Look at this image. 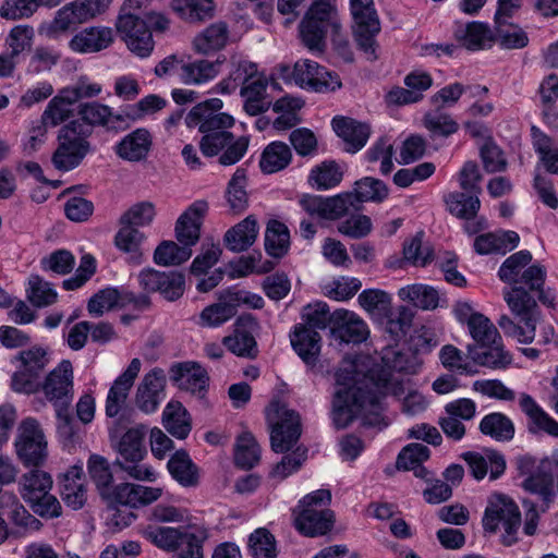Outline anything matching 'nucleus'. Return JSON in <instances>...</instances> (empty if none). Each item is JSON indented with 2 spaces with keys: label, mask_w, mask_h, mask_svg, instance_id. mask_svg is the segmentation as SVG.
Here are the masks:
<instances>
[{
  "label": "nucleus",
  "mask_w": 558,
  "mask_h": 558,
  "mask_svg": "<svg viewBox=\"0 0 558 558\" xmlns=\"http://www.w3.org/2000/svg\"><path fill=\"white\" fill-rule=\"evenodd\" d=\"M397 354L390 368H373L367 374L357 360L344 359L335 373L331 416L337 428H345L360 413L380 405L387 396L400 398L407 390L408 381L401 372L408 367L401 364Z\"/></svg>",
  "instance_id": "1"
},
{
  "label": "nucleus",
  "mask_w": 558,
  "mask_h": 558,
  "mask_svg": "<svg viewBox=\"0 0 558 558\" xmlns=\"http://www.w3.org/2000/svg\"><path fill=\"white\" fill-rule=\"evenodd\" d=\"M21 367L12 377V388L16 392L34 393L41 386V374L48 364L47 352L39 347L19 353Z\"/></svg>",
  "instance_id": "17"
},
{
  "label": "nucleus",
  "mask_w": 558,
  "mask_h": 558,
  "mask_svg": "<svg viewBox=\"0 0 558 558\" xmlns=\"http://www.w3.org/2000/svg\"><path fill=\"white\" fill-rule=\"evenodd\" d=\"M218 73L219 62L203 59L183 62L179 78L185 85H201L214 80Z\"/></svg>",
  "instance_id": "43"
},
{
  "label": "nucleus",
  "mask_w": 558,
  "mask_h": 558,
  "mask_svg": "<svg viewBox=\"0 0 558 558\" xmlns=\"http://www.w3.org/2000/svg\"><path fill=\"white\" fill-rule=\"evenodd\" d=\"M192 248L174 241H162L154 252V262L159 266H177L190 259Z\"/></svg>",
  "instance_id": "54"
},
{
  "label": "nucleus",
  "mask_w": 558,
  "mask_h": 558,
  "mask_svg": "<svg viewBox=\"0 0 558 558\" xmlns=\"http://www.w3.org/2000/svg\"><path fill=\"white\" fill-rule=\"evenodd\" d=\"M398 295L402 301L409 302L425 311L435 310L439 303V294L437 290L430 286L421 283L401 288Z\"/></svg>",
  "instance_id": "50"
},
{
  "label": "nucleus",
  "mask_w": 558,
  "mask_h": 558,
  "mask_svg": "<svg viewBox=\"0 0 558 558\" xmlns=\"http://www.w3.org/2000/svg\"><path fill=\"white\" fill-rule=\"evenodd\" d=\"M208 211V203L199 199L191 204L175 222V238L192 248L201 238V228Z\"/></svg>",
  "instance_id": "24"
},
{
  "label": "nucleus",
  "mask_w": 558,
  "mask_h": 558,
  "mask_svg": "<svg viewBox=\"0 0 558 558\" xmlns=\"http://www.w3.org/2000/svg\"><path fill=\"white\" fill-rule=\"evenodd\" d=\"M166 376L162 369L154 368L142 379L136 391V405L143 412L154 413L165 399Z\"/></svg>",
  "instance_id": "27"
},
{
  "label": "nucleus",
  "mask_w": 558,
  "mask_h": 558,
  "mask_svg": "<svg viewBox=\"0 0 558 558\" xmlns=\"http://www.w3.org/2000/svg\"><path fill=\"white\" fill-rule=\"evenodd\" d=\"M257 327V322L251 315H242L236 319L232 335L223 338L225 347L233 354L255 359L257 356V343L252 331Z\"/></svg>",
  "instance_id": "23"
},
{
  "label": "nucleus",
  "mask_w": 558,
  "mask_h": 558,
  "mask_svg": "<svg viewBox=\"0 0 558 558\" xmlns=\"http://www.w3.org/2000/svg\"><path fill=\"white\" fill-rule=\"evenodd\" d=\"M137 282L143 292L159 293L165 300L173 302L185 290V278L178 271H159L147 267L137 275Z\"/></svg>",
  "instance_id": "18"
},
{
  "label": "nucleus",
  "mask_w": 558,
  "mask_h": 558,
  "mask_svg": "<svg viewBox=\"0 0 558 558\" xmlns=\"http://www.w3.org/2000/svg\"><path fill=\"white\" fill-rule=\"evenodd\" d=\"M259 459L260 448L256 439L248 432L242 433L236 439L234 453L235 463L243 469H251Z\"/></svg>",
  "instance_id": "60"
},
{
  "label": "nucleus",
  "mask_w": 558,
  "mask_h": 558,
  "mask_svg": "<svg viewBox=\"0 0 558 558\" xmlns=\"http://www.w3.org/2000/svg\"><path fill=\"white\" fill-rule=\"evenodd\" d=\"M336 0H315L300 24L303 45L312 52L322 53L326 48L328 27H339Z\"/></svg>",
  "instance_id": "10"
},
{
  "label": "nucleus",
  "mask_w": 558,
  "mask_h": 558,
  "mask_svg": "<svg viewBox=\"0 0 558 558\" xmlns=\"http://www.w3.org/2000/svg\"><path fill=\"white\" fill-rule=\"evenodd\" d=\"M350 196V204L347 206V214L350 209L359 210L362 203H380L388 196L386 184L375 178L365 177L355 182L352 192L340 193Z\"/></svg>",
  "instance_id": "34"
},
{
  "label": "nucleus",
  "mask_w": 558,
  "mask_h": 558,
  "mask_svg": "<svg viewBox=\"0 0 558 558\" xmlns=\"http://www.w3.org/2000/svg\"><path fill=\"white\" fill-rule=\"evenodd\" d=\"M292 78L299 87L315 93H332L342 86L341 78L336 72L308 59L295 62Z\"/></svg>",
  "instance_id": "16"
},
{
  "label": "nucleus",
  "mask_w": 558,
  "mask_h": 558,
  "mask_svg": "<svg viewBox=\"0 0 558 558\" xmlns=\"http://www.w3.org/2000/svg\"><path fill=\"white\" fill-rule=\"evenodd\" d=\"M515 465L519 475L524 476L522 488L535 497V500L522 501L525 508L523 532L532 536L537 529L539 511L545 512L555 502L554 472L558 469V459L553 456L537 462L532 456L524 454L515 459Z\"/></svg>",
  "instance_id": "2"
},
{
  "label": "nucleus",
  "mask_w": 558,
  "mask_h": 558,
  "mask_svg": "<svg viewBox=\"0 0 558 558\" xmlns=\"http://www.w3.org/2000/svg\"><path fill=\"white\" fill-rule=\"evenodd\" d=\"M335 326L331 331L333 336L345 343H361L368 336V328L365 322L355 313L345 310L337 311L333 314Z\"/></svg>",
  "instance_id": "30"
},
{
  "label": "nucleus",
  "mask_w": 558,
  "mask_h": 558,
  "mask_svg": "<svg viewBox=\"0 0 558 558\" xmlns=\"http://www.w3.org/2000/svg\"><path fill=\"white\" fill-rule=\"evenodd\" d=\"M73 101L68 99V95L61 89L47 105L41 114L43 124L49 128H56L65 122L73 116Z\"/></svg>",
  "instance_id": "53"
},
{
  "label": "nucleus",
  "mask_w": 558,
  "mask_h": 558,
  "mask_svg": "<svg viewBox=\"0 0 558 558\" xmlns=\"http://www.w3.org/2000/svg\"><path fill=\"white\" fill-rule=\"evenodd\" d=\"M83 124L71 121L64 125L58 135L59 145L52 155L53 166L61 171L77 167L89 151V143L82 136Z\"/></svg>",
  "instance_id": "13"
},
{
  "label": "nucleus",
  "mask_w": 558,
  "mask_h": 558,
  "mask_svg": "<svg viewBox=\"0 0 558 558\" xmlns=\"http://www.w3.org/2000/svg\"><path fill=\"white\" fill-rule=\"evenodd\" d=\"M357 301L362 308L377 320L388 317L391 312V296L380 289L362 291L359 294Z\"/></svg>",
  "instance_id": "51"
},
{
  "label": "nucleus",
  "mask_w": 558,
  "mask_h": 558,
  "mask_svg": "<svg viewBox=\"0 0 558 558\" xmlns=\"http://www.w3.org/2000/svg\"><path fill=\"white\" fill-rule=\"evenodd\" d=\"M482 526L485 533L499 534L502 545L512 546L519 541L522 514L515 500L502 493L488 496Z\"/></svg>",
  "instance_id": "5"
},
{
  "label": "nucleus",
  "mask_w": 558,
  "mask_h": 558,
  "mask_svg": "<svg viewBox=\"0 0 558 558\" xmlns=\"http://www.w3.org/2000/svg\"><path fill=\"white\" fill-rule=\"evenodd\" d=\"M332 129L344 142L345 151L351 154L361 150L366 145L371 135L368 124L347 117L333 118Z\"/></svg>",
  "instance_id": "29"
},
{
  "label": "nucleus",
  "mask_w": 558,
  "mask_h": 558,
  "mask_svg": "<svg viewBox=\"0 0 558 558\" xmlns=\"http://www.w3.org/2000/svg\"><path fill=\"white\" fill-rule=\"evenodd\" d=\"M151 146V136L145 129H136L117 145V155L128 161H141L146 158Z\"/></svg>",
  "instance_id": "40"
},
{
  "label": "nucleus",
  "mask_w": 558,
  "mask_h": 558,
  "mask_svg": "<svg viewBox=\"0 0 558 558\" xmlns=\"http://www.w3.org/2000/svg\"><path fill=\"white\" fill-rule=\"evenodd\" d=\"M267 80L265 76L242 86L241 95L244 97V110L251 116H257L266 112L271 106L270 99L267 98Z\"/></svg>",
  "instance_id": "42"
},
{
  "label": "nucleus",
  "mask_w": 558,
  "mask_h": 558,
  "mask_svg": "<svg viewBox=\"0 0 558 558\" xmlns=\"http://www.w3.org/2000/svg\"><path fill=\"white\" fill-rule=\"evenodd\" d=\"M342 178L340 166L333 160H326L311 170L307 182L313 189L325 191L339 185Z\"/></svg>",
  "instance_id": "47"
},
{
  "label": "nucleus",
  "mask_w": 558,
  "mask_h": 558,
  "mask_svg": "<svg viewBox=\"0 0 558 558\" xmlns=\"http://www.w3.org/2000/svg\"><path fill=\"white\" fill-rule=\"evenodd\" d=\"M351 14L354 21V37L359 48L368 60H375V36L380 31V22L373 0H350Z\"/></svg>",
  "instance_id": "14"
},
{
  "label": "nucleus",
  "mask_w": 558,
  "mask_h": 558,
  "mask_svg": "<svg viewBox=\"0 0 558 558\" xmlns=\"http://www.w3.org/2000/svg\"><path fill=\"white\" fill-rule=\"evenodd\" d=\"M121 228L116 234L114 243L117 247L130 255L129 260L134 265H140L143 262V253L141 244L145 239L137 228L120 223Z\"/></svg>",
  "instance_id": "49"
},
{
  "label": "nucleus",
  "mask_w": 558,
  "mask_h": 558,
  "mask_svg": "<svg viewBox=\"0 0 558 558\" xmlns=\"http://www.w3.org/2000/svg\"><path fill=\"white\" fill-rule=\"evenodd\" d=\"M248 138L246 136L234 137L227 134L220 136L203 135L199 141V149L206 157L219 155V163L231 166L236 163L247 151Z\"/></svg>",
  "instance_id": "20"
},
{
  "label": "nucleus",
  "mask_w": 558,
  "mask_h": 558,
  "mask_svg": "<svg viewBox=\"0 0 558 558\" xmlns=\"http://www.w3.org/2000/svg\"><path fill=\"white\" fill-rule=\"evenodd\" d=\"M519 234L514 231L488 232L476 236L474 248L481 255L506 254L519 244Z\"/></svg>",
  "instance_id": "39"
},
{
  "label": "nucleus",
  "mask_w": 558,
  "mask_h": 558,
  "mask_svg": "<svg viewBox=\"0 0 558 558\" xmlns=\"http://www.w3.org/2000/svg\"><path fill=\"white\" fill-rule=\"evenodd\" d=\"M471 337L481 347H487L500 340V335L488 317L483 314L474 315L468 326Z\"/></svg>",
  "instance_id": "63"
},
{
  "label": "nucleus",
  "mask_w": 558,
  "mask_h": 558,
  "mask_svg": "<svg viewBox=\"0 0 558 558\" xmlns=\"http://www.w3.org/2000/svg\"><path fill=\"white\" fill-rule=\"evenodd\" d=\"M116 28L131 52L140 58H146L151 53L155 43L145 21L125 12L119 15Z\"/></svg>",
  "instance_id": "19"
},
{
  "label": "nucleus",
  "mask_w": 558,
  "mask_h": 558,
  "mask_svg": "<svg viewBox=\"0 0 558 558\" xmlns=\"http://www.w3.org/2000/svg\"><path fill=\"white\" fill-rule=\"evenodd\" d=\"M170 9L183 22L203 24L216 14L214 0H171Z\"/></svg>",
  "instance_id": "33"
},
{
  "label": "nucleus",
  "mask_w": 558,
  "mask_h": 558,
  "mask_svg": "<svg viewBox=\"0 0 558 558\" xmlns=\"http://www.w3.org/2000/svg\"><path fill=\"white\" fill-rule=\"evenodd\" d=\"M229 75L239 85L245 86L257 77L264 75L258 72V66L241 53H232L230 57V71Z\"/></svg>",
  "instance_id": "61"
},
{
  "label": "nucleus",
  "mask_w": 558,
  "mask_h": 558,
  "mask_svg": "<svg viewBox=\"0 0 558 558\" xmlns=\"http://www.w3.org/2000/svg\"><path fill=\"white\" fill-rule=\"evenodd\" d=\"M223 102L219 98L207 99L194 106L185 118L189 128H197L202 130L208 122L221 114Z\"/></svg>",
  "instance_id": "59"
},
{
  "label": "nucleus",
  "mask_w": 558,
  "mask_h": 558,
  "mask_svg": "<svg viewBox=\"0 0 558 558\" xmlns=\"http://www.w3.org/2000/svg\"><path fill=\"white\" fill-rule=\"evenodd\" d=\"M335 523L333 512L322 510H299L295 517V527L305 536H322L330 532Z\"/></svg>",
  "instance_id": "37"
},
{
  "label": "nucleus",
  "mask_w": 558,
  "mask_h": 558,
  "mask_svg": "<svg viewBox=\"0 0 558 558\" xmlns=\"http://www.w3.org/2000/svg\"><path fill=\"white\" fill-rule=\"evenodd\" d=\"M519 405L529 418L527 426L531 433L545 432L548 435L558 436V423L530 395L521 393Z\"/></svg>",
  "instance_id": "38"
},
{
  "label": "nucleus",
  "mask_w": 558,
  "mask_h": 558,
  "mask_svg": "<svg viewBox=\"0 0 558 558\" xmlns=\"http://www.w3.org/2000/svg\"><path fill=\"white\" fill-rule=\"evenodd\" d=\"M110 0H74L60 8L52 21L39 28V34L49 39H57L78 24L86 23L106 12Z\"/></svg>",
  "instance_id": "7"
},
{
  "label": "nucleus",
  "mask_w": 558,
  "mask_h": 558,
  "mask_svg": "<svg viewBox=\"0 0 558 558\" xmlns=\"http://www.w3.org/2000/svg\"><path fill=\"white\" fill-rule=\"evenodd\" d=\"M230 29L226 22L217 21L201 31L192 41L194 51L210 54L222 50L229 43Z\"/></svg>",
  "instance_id": "31"
},
{
  "label": "nucleus",
  "mask_w": 558,
  "mask_h": 558,
  "mask_svg": "<svg viewBox=\"0 0 558 558\" xmlns=\"http://www.w3.org/2000/svg\"><path fill=\"white\" fill-rule=\"evenodd\" d=\"M533 146L539 154L541 162L549 173L558 172V154L553 149V141L536 126L531 129Z\"/></svg>",
  "instance_id": "62"
},
{
  "label": "nucleus",
  "mask_w": 558,
  "mask_h": 558,
  "mask_svg": "<svg viewBox=\"0 0 558 558\" xmlns=\"http://www.w3.org/2000/svg\"><path fill=\"white\" fill-rule=\"evenodd\" d=\"M141 367V360L137 357L133 359L128 368L113 381L106 400L107 416L114 417L123 409Z\"/></svg>",
  "instance_id": "26"
},
{
  "label": "nucleus",
  "mask_w": 558,
  "mask_h": 558,
  "mask_svg": "<svg viewBox=\"0 0 558 558\" xmlns=\"http://www.w3.org/2000/svg\"><path fill=\"white\" fill-rule=\"evenodd\" d=\"M51 475L38 468L24 473L19 482V492L32 510L43 518H57L61 514V505L50 490Z\"/></svg>",
  "instance_id": "9"
},
{
  "label": "nucleus",
  "mask_w": 558,
  "mask_h": 558,
  "mask_svg": "<svg viewBox=\"0 0 558 558\" xmlns=\"http://www.w3.org/2000/svg\"><path fill=\"white\" fill-rule=\"evenodd\" d=\"M145 537L154 545L167 551L182 550L180 558H203V543L207 539V530L191 525L186 530L156 526L145 530Z\"/></svg>",
  "instance_id": "8"
},
{
  "label": "nucleus",
  "mask_w": 558,
  "mask_h": 558,
  "mask_svg": "<svg viewBox=\"0 0 558 558\" xmlns=\"http://www.w3.org/2000/svg\"><path fill=\"white\" fill-rule=\"evenodd\" d=\"M290 147L282 142H272L264 149L259 161L264 173H275L284 169L291 161Z\"/></svg>",
  "instance_id": "52"
},
{
  "label": "nucleus",
  "mask_w": 558,
  "mask_h": 558,
  "mask_svg": "<svg viewBox=\"0 0 558 558\" xmlns=\"http://www.w3.org/2000/svg\"><path fill=\"white\" fill-rule=\"evenodd\" d=\"M258 234L257 220L253 215L229 229L223 238L226 246L232 252H243L251 247Z\"/></svg>",
  "instance_id": "41"
},
{
  "label": "nucleus",
  "mask_w": 558,
  "mask_h": 558,
  "mask_svg": "<svg viewBox=\"0 0 558 558\" xmlns=\"http://www.w3.org/2000/svg\"><path fill=\"white\" fill-rule=\"evenodd\" d=\"M60 493L64 504L74 509H81L86 502V489L82 466L74 465L63 474Z\"/></svg>",
  "instance_id": "36"
},
{
  "label": "nucleus",
  "mask_w": 558,
  "mask_h": 558,
  "mask_svg": "<svg viewBox=\"0 0 558 558\" xmlns=\"http://www.w3.org/2000/svg\"><path fill=\"white\" fill-rule=\"evenodd\" d=\"M167 468L171 476L184 487H193L198 483V472L196 465L192 462L189 454L183 451H177L168 461Z\"/></svg>",
  "instance_id": "48"
},
{
  "label": "nucleus",
  "mask_w": 558,
  "mask_h": 558,
  "mask_svg": "<svg viewBox=\"0 0 558 558\" xmlns=\"http://www.w3.org/2000/svg\"><path fill=\"white\" fill-rule=\"evenodd\" d=\"M457 39L470 50H478L492 41L490 29L483 23L470 22L456 31Z\"/></svg>",
  "instance_id": "55"
},
{
  "label": "nucleus",
  "mask_w": 558,
  "mask_h": 558,
  "mask_svg": "<svg viewBox=\"0 0 558 558\" xmlns=\"http://www.w3.org/2000/svg\"><path fill=\"white\" fill-rule=\"evenodd\" d=\"M88 472L101 497L104 498L105 495H109L113 476L108 461L97 454L90 456L88 460Z\"/></svg>",
  "instance_id": "64"
},
{
  "label": "nucleus",
  "mask_w": 558,
  "mask_h": 558,
  "mask_svg": "<svg viewBox=\"0 0 558 558\" xmlns=\"http://www.w3.org/2000/svg\"><path fill=\"white\" fill-rule=\"evenodd\" d=\"M300 206L311 216L322 219L337 220L347 215V206L350 204L349 195L337 194L330 197L304 194L300 197Z\"/></svg>",
  "instance_id": "25"
},
{
  "label": "nucleus",
  "mask_w": 558,
  "mask_h": 558,
  "mask_svg": "<svg viewBox=\"0 0 558 558\" xmlns=\"http://www.w3.org/2000/svg\"><path fill=\"white\" fill-rule=\"evenodd\" d=\"M15 448L19 459L25 466L44 465L48 457L47 440L36 420L26 418L22 422Z\"/></svg>",
  "instance_id": "15"
},
{
  "label": "nucleus",
  "mask_w": 558,
  "mask_h": 558,
  "mask_svg": "<svg viewBox=\"0 0 558 558\" xmlns=\"http://www.w3.org/2000/svg\"><path fill=\"white\" fill-rule=\"evenodd\" d=\"M531 292L523 286L502 290L504 300L517 322L508 315H501L497 324L507 337L520 343H531L535 338L538 305Z\"/></svg>",
  "instance_id": "3"
},
{
  "label": "nucleus",
  "mask_w": 558,
  "mask_h": 558,
  "mask_svg": "<svg viewBox=\"0 0 558 558\" xmlns=\"http://www.w3.org/2000/svg\"><path fill=\"white\" fill-rule=\"evenodd\" d=\"M46 398L56 409L71 404L73 398V367L70 361L63 360L53 368L41 384Z\"/></svg>",
  "instance_id": "21"
},
{
  "label": "nucleus",
  "mask_w": 558,
  "mask_h": 558,
  "mask_svg": "<svg viewBox=\"0 0 558 558\" xmlns=\"http://www.w3.org/2000/svg\"><path fill=\"white\" fill-rule=\"evenodd\" d=\"M113 40L111 27L89 26L76 33L69 41V47L74 52L94 53L107 49Z\"/></svg>",
  "instance_id": "28"
},
{
  "label": "nucleus",
  "mask_w": 558,
  "mask_h": 558,
  "mask_svg": "<svg viewBox=\"0 0 558 558\" xmlns=\"http://www.w3.org/2000/svg\"><path fill=\"white\" fill-rule=\"evenodd\" d=\"M463 459L468 463L472 475L476 480H483L488 470L492 480L498 478L506 470L504 456L495 450H485L484 454L466 452Z\"/></svg>",
  "instance_id": "32"
},
{
  "label": "nucleus",
  "mask_w": 558,
  "mask_h": 558,
  "mask_svg": "<svg viewBox=\"0 0 558 558\" xmlns=\"http://www.w3.org/2000/svg\"><path fill=\"white\" fill-rule=\"evenodd\" d=\"M481 433L496 441H510L514 437V424L504 413L493 412L485 415L478 426Z\"/></svg>",
  "instance_id": "45"
},
{
  "label": "nucleus",
  "mask_w": 558,
  "mask_h": 558,
  "mask_svg": "<svg viewBox=\"0 0 558 558\" xmlns=\"http://www.w3.org/2000/svg\"><path fill=\"white\" fill-rule=\"evenodd\" d=\"M423 125L433 136L442 137L454 134L459 129L458 123L448 112L435 107L424 114Z\"/></svg>",
  "instance_id": "57"
},
{
  "label": "nucleus",
  "mask_w": 558,
  "mask_h": 558,
  "mask_svg": "<svg viewBox=\"0 0 558 558\" xmlns=\"http://www.w3.org/2000/svg\"><path fill=\"white\" fill-rule=\"evenodd\" d=\"M481 348L482 351L474 352L469 348L472 359L476 364L489 368H505L511 363V355L505 351L501 339L497 340L496 343Z\"/></svg>",
  "instance_id": "56"
},
{
  "label": "nucleus",
  "mask_w": 558,
  "mask_h": 558,
  "mask_svg": "<svg viewBox=\"0 0 558 558\" xmlns=\"http://www.w3.org/2000/svg\"><path fill=\"white\" fill-rule=\"evenodd\" d=\"M266 420L272 451L284 453L291 450L302 434L299 413L280 401H272L266 409Z\"/></svg>",
  "instance_id": "12"
},
{
  "label": "nucleus",
  "mask_w": 558,
  "mask_h": 558,
  "mask_svg": "<svg viewBox=\"0 0 558 558\" xmlns=\"http://www.w3.org/2000/svg\"><path fill=\"white\" fill-rule=\"evenodd\" d=\"M146 432L144 425H136L122 435L118 445L119 457L116 464L134 480L155 482L157 478L155 471L141 463L146 456L144 445Z\"/></svg>",
  "instance_id": "11"
},
{
  "label": "nucleus",
  "mask_w": 558,
  "mask_h": 558,
  "mask_svg": "<svg viewBox=\"0 0 558 558\" xmlns=\"http://www.w3.org/2000/svg\"><path fill=\"white\" fill-rule=\"evenodd\" d=\"M531 262L532 254L529 251H519L504 260L498 270V278L512 287L521 284L530 291H536L541 303L555 308V293L550 289H544L545 268L530 265Z\"/></svg>",
  "instance_id": "4"
},
{
  "label": "nucleus",
  "mask_w": 558,
  "mask_h": 558,
  "mask_svg": "<svg viewBox=\"0 0 558 558\" xmlns=\"http://www.w3.org/2000/svg\"><path fill=\"white\" fill-rule=\"evenodd\" d=\"M0 510L19 532L38 531L41 527V522L31 514L12 493L4 492L0 495Z\"/></svg>",
  "instance_id": "35"
},
{
  "label": "nucleus",
  "mask_w": 558,
  "mask_h": 558,
  "mask_svg": "<svg viewBox=\"0 0 558 558\" xmlns=\"http://www.w3.org/2000/svg\"><path fill=\"white\" fill-rule=\"evenodd\" d=\"M165 428L174 437L184 439L191 432V421L186 409L179 401H171L162 413Z\"/></svg>",
  "instance_id": "44"
},
{
  "label": "nucleus",
  "mask_w": 558,
  "mask_h": 558,
  "mask_svg": "<svg viewBox=\"0 0 558 558\" xmlns=\"http://www.w3.org/2000/svg\"><path fill=\"white\" fill-rule=\"evenodd\" d=\"M171 381L181 390L197 398H204L209 376L207 371L197 362L186 361L173 364L170 369Z\"/></svg>",
  "instance_id": "22"
},
{
  "label": "nucleus",
  "mask_w": 558,
  "mask_h": 558,
  "mask_svg": "<svg viewBox=\"0 0 558 558\" xmlns=\"http://www.w3.org/2000/svg\"><path fill=\"white\" fill-rule=\"evenodd\" d=\"M289 240V230L284 223L277 220L269 221L265 232V248L270 256H283L288 252Z\"/></svg>",
  "instance_id": "58"
},
{
  "label": "nucleus",
  "mask_w": 558,
  "mask_h": 558,
  "mask_svg": "<svg viewBox=\"0 0 558 558\" xmlns=\"http://www.w3.org/2000/svg\"><path fill=\"white\" fill-rule=\"evenodd\" d=\"M304 324H299L290 335L291 344L303 362L314 367L320 352L318 329H325L330 320L329 308L325 303L307 305L303 311Z\"/></svg>",
  "instance_id": "6"
},
{
  "label": "nucleus",
  "mask_w": 558,
  "mask_h": 558,
  "mask_svg": "<svg viewBox=\"0 0 558 558\" xmlns=\"http://www.w3.org/2000/svg\"><path fill=\"white\" fill-rule=\"evenodd\" d=\"M449 213L460 219L476 218L481 208L478 194L468 192H452L444 197Z\"/></svg>",
  "instance_id": "46"
}]
</instances>
